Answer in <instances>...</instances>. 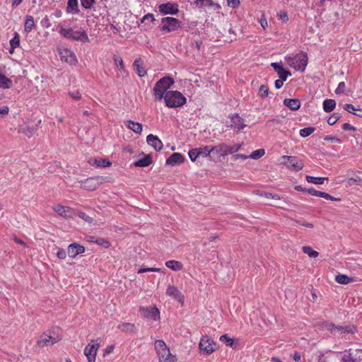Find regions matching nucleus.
<instances>
[{"mask_svg": "<svg viewBox=\"0 0 362 362\" xmlns=\"http://www.w3.org/2000/svg\"><path fill=\"white\" fill-rule=\"evenodd\" d=\"M66 21L59 23L57 25V30L59 35L68 40L78 41L81 42H88L89 37L86 30L81 27H68L66 25Z\"/></svg>", "mask_w": 362, "mask_h": 362, "instance_id": "1", "label": "nucleus"}, {"mask_svg": "<svg viewBox=\"0 0 362 362\" xmlns=\"http://www.w3.org/2000/svg\"><path fill=\"white\" fill-rule=\"evenodd\" d=\"M228 6L231 8H236L240 4L239 0H227Z\"/></svg>", "mask_w": 362, "mask_h": 362, "instance_id": "56", "label": "nucleus"}, {"mask_svg": "<svg viewBox=\"0 0 362 362\" xmlns=\"http://www.w3.org/2000/svg\"><path fill=\"white\" fill-rule=\"evenodd\" d=\"M315 131V128L312 127H305L303 129H301L299 132L300 135L302 137H306L310 136L311 134H313Z\"/></svg>", "mask_w": 362, "mask_h": 362, "instance_id": "41", "label": "nucleus"}, {"mask_svg": "<svg viewBox=\"0 0 362 362\" xmlns=\"http://www.w3.org/2000/svg\"><path fill=\"white\" fill-rule=\"evenodd\" d=\"M260 195L264 196L266 198H271L273 199H279L276 194H272L267 193V192L261 193Z\"/></svg>", "mask_w": 362, "mask_h": 362, "instance_id": "62", "label": "nucleus"}, {"mask_svg": "<svg viewBox=\"0 0 362 362\" xmlns=\"http://www.w3.org/2000/svg\"><path fill=\"white\" fill-rule=\"evenodd\" d=\"M214 148V153L220 156H226L228 154H231L230 145L222 143L218 146H212Z\"/></svg>", "mask_w": 362, "mask_h": 362, "instance_id": "17", "label": "nucleus"}, {"mask_svg": "<svg viewBox=\"0 0 362 362\" xmlns=\"http://www.w3.org/2000/svg\"><path fill=\"white\" fill-rule=\"evenodd\" d=\"M197 153H199V158H205L208 156L211 153H214V148L212 146H205L200 148H196Z\"/></svg>", "mask_w": 362, "mask_h": 362, "instance_id": "28", "label": "nucleus"}, {"mask_svg": "<svg viewBox=\"0 0 362 362\" xmlns=\"http://www.w3.org/2000/svg\"><path fill=\"white\" fill-rule=\"evenodd\" d=\"M181 26V22L173 17H165L161 19L160 30L165 33L175 31Z\"/></svg>", "mask_w": 362, "mask_h": 362, "instance_id": "7", "label": "nucleus"}, {"mask_svg": "<svg viewBox=\"0 0 362 362\" xmlns=\"http://www.w3.org/2000/svg\"><path fill=\"white\" fill-rule=\"evenodd\" d=\"M214 341L207 336H204L199 341L200 351L204 354H211L214 351Z\"/></svg>", "mask_w": 362, "mask_h": 362, "instance_id": "12", "label": "nucleus"}, {"mask_svg": "<svg viewBox=\"0 0 362 362\" xmlns=\"http://www.w3.org/2000/svg\"><path fill=\"white\" fill-rule=\"evenodd\" d=\"M10 47L12 48H16L20 45V38L18 33H15L13 37L9 42Z\"/></svg>", "mask_w": 362, "mask_h": 362, "instance_id": "42", "label": "nucleus"}, {"mask_svg": "<svg viewBox=\"0 0 362 362\" xmlns=\"http://www.w3.org/2000/svg\"><path fill=\"white\" fill-rule=\"evenodd\" d=\"M302 250L304 253L308 255L310 257H317L319 255L318 252L316 250H314L310 246H303L302 247Z\"/></svg>", "mask_w": 362, "mask_h": 362, "instance_id": "35", "label": "nucleus"}, {"mask_svg": "<svg viewBox=\"0 0 362 362\" xmlns=\"http://www.w3.org/2000/svg\"><path fill=\"white\" fill-rule=\"evenodd\" d=\"M146 142L157 151L161 150L163 146L159 138L153 134H149L147 136Z\"/></svg>", "mask_w": 362, "mask_h": 362, "instance_id": "20", "label": "nucleus"}, {"mask_svg": "<svg viewBox=\"0 0 362 362\" xmlns=\"http://www.w3.org/2000/svg\"><path fill=\"white\" fill-rule=\"evenodd\" d=\"M342 129L345 131H356V128L349 123H344L342 125Z\"/></svg>", "mask_w": 362, "mask_h": 362, "instance_id": "59", "label": "nucleus"}, {"mask_svg": "<svg viewBox=\"0 0 362 362\" xmlns=\"http://www.w3.org/2000/svg\"><path fill=\"white\" fill-rule=\"evenodd\" d=\"M344 109L348 112L351 113L353 115L357 114V111L362 112V109L359 107H355L351 104H345L344 105Z\"/></svg>", "mask_w": 362, "mask_h": 362, "instance_id": "40", "label": "nucleus"}, {"mask_svg": "<svg viewBox=\"0 0 362 362\" xmlns=\"http://www.w3.org/2000/svg\"><path fill=\"white\" fill-rule=\"evenodd\" d=\"M335 281L340 284H348L354 281V279L345 274H338L335 276Z\"/></svg>", "mask_w": 362, "mask_h": 362, "instance_id": "32", "label": "nucleus"}, {"mask_svg": "<svg viewBox=\"0 0 362 362\" xmlns=\"http://www.w3.org/2000/svg\"><path fill=\"white\" fill-rule=\"evenodd\" d=\"M155 350L160 362H175L177 358L173 355L164 341L156 340L154 343Z\"/></svg>", "mask_w": 362, "mask_h": 362, "instance_id": "2", "label": "nucleus"}, {"mask_svg": "<svg viewBox=\"0 0 362 362\" xmlns=\"http://www.w3.org/2000/svg\"><path fill=\"white\" fill-rule=\"evenodd\" d=\"M124 125L136 134H141L143 130L142 124L139 122H136L132 120H127Z\"/></svg>", "mask_w": 362, "mask_h": 362, "instance_id": "22", "label": "nucleus"}, {"mask_svg": "<svg viewBox=\"0 0 362 362\" xmlns=\"http://www.w3.org/2000/svg\"><path fill=\"white\" fill-rule=\"evenodd\" d=\"M35 26L34 18L31 16H27L24 25V30L25 33H30Z\"/></svg>", "mask_w": 362, "mask_h": 362, "instance_id": "34", "label": "nucleus"}, {"mask_svg": "<svg viewBox=\"0 0 362 362\" xmlns=\"http://www.w3.org/2000/svg\"><path fill=\"white\" fill-rule=\"evenodd\" d=\"M361 179L360 177H356V178H349L347 180V183L348 185H352L354 184H358L361 182Z\"/></svg>", "mask_w": 362, "mask_h": 362, "instance_id": "57", "label": "nucleus"}, {"mask_svg": "<svg viewBox=\"0 0 362 362\" xmlns=\"http://www.w3.org/2000/svg\"><path fill=\"white\" fill-rule=\"evenodd\" d=\"M174 83L173 79L170 76H165L158 81L153 87V95L156 100H160L164 98L168 89Z\"/></svg>", "mask_w": 362, "mask_h": 362, "instance_id": "4", "label": "nucleus"}, {"mask_svg": "<svg viewBox=\"0 0 362 362\" xmlns=\"http://www.w3.org/2000/svg\"><path fill=\"white\" fill-rule=\"evenodd\" d=\"M100 339H93L85 347L84 354L87 357L88 362H95L97 351L100 347Z\"/></svg>", "mask_w": 362, "mask_h": 362, "instance_id": "8", "label": "nucleus"}, {"mask_svg": "<svg viewBox=\"0 0 362 362\" xmlns=\"http://www.w3.org/2000/svg\"><path fill=\"white\" fill-rule=\"evenodd\" d=\"M306 192L308 193L309 194L315 197H320V191L315 190L313 188H308V189H306Z\"/></svg>", "mask_w": 362, "mask_h": 362, "instance_id": "58", "label": "nucleus"}, {"mask_svg": "<svg viewBox=\"0 0 362 362\" xmlns=\"http://www.w3.org/2000/svg\"><path fill=\"white\" fill-rule=\"evenodd\" d=\"M57 257L60 259H64L66 257V252L64 249H58Z\"/></svg>", "mask_w": 362, "mask_h": 362, "instance_id": "54", "label": "nucleus"}, {"mask_svg": "<svg viewBox=\"0 0 362 362\" xmlns=\"http://www.w3.org/2000/svg\"><path fill=\"white\" fill-rule=\"evenodd\" d=\"M52 209L54 212L57 213L59 216L64 218H72L73 211L69 206H63L61 204H55L52 206Z\"/></svg>", "mask_w": 362, "mask_h": 362, "instance_id": "16", "label": "nucleus"}, {"mask_svg": "<svg viewBox=\"0 0 362 362\" xmlns=\"http://www.w3.org/2000/svg\"><path fill=\"white\" fill-rule=\"evenodd\" d=\"M66 12L72 14H78L79 13L78 0H68Z\"/></svg>", "mask_w": 362, "mask_h": 362, "instance_id": "26", "label": "nucleus"}, {"mask_svg": "<svg viewBox=\"0 0 362 362\" xmlns=\"http://www.w3.org/2000/svg\"><path fill=\"white\" fill-rule=\"evenodd\" d=\"M118 329L122 332H133L134 325L131 323L124 322L118 325Z\"/></svg>", "mask_w": 362, "mask_h": 362, "instance_id": "36", "label": "nucleus"}, {"mask_svg": "<svg viewBox=\"0 0 362 362\" xmlns=\"http://www.w3.org/2000/svg\"><path fill=\"white\" fill-rule=\"evenodd\" d=\"M285 60L295 70L304 71L308 64V56L306 53L301 52L296 55L286 56Z\"/></svg>", "mask_w": 362, "mask_h": 362, "instance_id": "3", "label": "nucleus"}, {"mask_svg": "<svg viewBox=\"0 0 362 362\" xmlns=\"http://www.w3.org/2000/svg\"><path fill=\"white\" fill-rule=\"evenodd\" d=\"M113 59H114L115 65L118 67V69L121 71H125L124 64V62H123V59H122V57L119 56L115 55L113 57Z\"/></svg>", "mask_w": 362, "mask_h": 362, "instance_id": "37", "label": "nucleus"}, {"mask_svg": "<svg viewBox=\"0 0 362 362\" xmlns=\"http://www.w3.org/2000/svg\"><path fill=\"white\" fill-rule=\"evenodd\" d=\"M158 10L159 12L163 15H175L179 11L178 5L172 2H167L160 4L158 6Z\"/></svg>", "mask_w": 362, "mask_h": 362, "instance_id": "13", "label": "nucleus"}, {"mask_svg": "<svg viewBox=\"0 0 362 362\" xmlns=\"http://www.w3.org/2000/svg\"><path fill=\"white\" fill-rule=\"evenodd\" d=\"M58 52L62 62L70 65H76L77 64V57L71 49L66 47H60L58 49Z\"/></svg>", "mask_w": 362, "mask_h": 362, "instance_id": "9", "label": "nucleus"}, {"mask_svg": "<svg viewBox=\"0 0 362 362\" xmlns=\"http://www.w3.org/2000/svg\"><path fill=\"white\" fill-rule=\"evenodd\" d=\"M277 74L280 79L286 81L288 76H291V73L288 71H286L284 67H282L279 71H278Z\"/></svg>", "mask_w": 362, "mask_h": 362, "instance_id": "43", "label": "nucleus"}, {"mask_svg": "<svg viewBox=\"0 0 362 362\" xmlns=\"http://www.w3.org/2000/svg\"><path fill=\"white\" fill-rule=\"evenodd\" d=\"M220 341L225 344L228 346H232L233 344V341L231 338L228 337L227 335H222L220 337Z\"/></svg>", "mask_w": 362, "mask_h": 362, "instance_id": "46", "label": "nucleus"}, {"mask_svg": "<svg viewBox=\"0 0 362 362\" xmlns=\"http://www.w3.org/2000/svg\"><path fill=\"white\" fill-rule=\"evenodd\" d=\"M81 5L85 8H90L92 6L95 4V0H81Z\"/></svg>", "mask_w": 362, "mask_h": 362, "instance_id": "51", "label": "nucleus"}, {"mask_svg": "<svg viewBox=\"0 0 362 362\" xmlns=\"http://www.w3.org/2000/svg\"><path fill=\"white\" fill-rule=\"evenodd\" d=\"M101 182L100 177H89L81 182V187L85 189L92 191L97 189Z\"/></svg>", "mask_w": 362, "mask_h": 362, "instance_id": "14", "label": "nucleus"}, {"mask_svg": "<svg viewBox=\"0 0 362 362\" xmlns=\"http://www.w3.org/2000/svg\"><path fill=\"white\" fill-rule=\"evenodd\" d=\"M279 18L281 20H282L284 22H286L288 21V16L286 11H281L279 13Z\"/></svg>", "mask_w": 362, "mask_h": 362, "instance_id": "60", "label": "nucleus"}, {"mask_svg": "<svg viewBox=\"0 0 362 362\" xmlns=\"http://www.w3.org/2000/svg\"><path fill=\"white\" fill-rule=\"evenodd\" d=\"M305 180L309 183H313L315 185H322L325 182V180H328L327 177H313L310 175H306Z\"/></svg>", "mask_w": 362, "mask_h": 362, "instance_id": "31", "label": "nucleus"}, {"mask_svg": "<svg viewBox=\"0 0 362 362\" xmlns=\"http://www.w3.org/2000/svg\"><path fill=\"white\" fill-rule=\"evenodd\" d=\"M11 86L12 81L0 71V88L6 89L11 88Z\"/></svg>", "mask_w": 362, "mask_h": 362, "instance_id": "30", "label": "nucleus"}, {"mask_svg": "<svg viewBox=\"0 0 362 362\" xmlns=\"http://www.w3.org/2000/svg\"><path fill=\"white\" fill-rule=\"evenodd\" d=\"M133 66H134L137 74L140 77H143L146 74V71L143 66V62H142L141 59H140V58L136 59L134 62Z\"/></svg>", "mask_w": 362, "mask_h": 362, "instance_id": "24", "label": "nucleus"}, {"mask_svg": "<svg viewBox=\"0 0 362 362\" xmlns=\"http://www.w3.org/2000/svg\"><path fill=\"white\" fill-rule=\"evenodd\" d=\"M165 266L173 271H180L183 268V264L177 260H169L165 262Z\"/></svg>", "mask_w": 362, "mask_h": 362, "instance_id": "27", "label": "nucleus"}, {"mask_svg": "<svg viewBox=\"0 0 362 362\" xmlns=\"http://www.w3.org/2000/svg\"><path fill=\"white\" fill-rule=\"evenodd\" d=\"M280 164L285 165L288 169L299 171L304 167L303 162L296 156H282Z\"/></svg>", "mask_w": 362, "mask_h": 362, "instance_id": "6", "label": "nucleus"}, {"mask_svg": "<svg viewBox=\"0 0 362 362\" xmlns=\"http://www.w3.org/2000/svg\"><path fill=\"white\" fill-rule=\"evenodd\" d=\"M322 326L325 329H326L329 331H332L334 329H338V330L344 329L343 327H334V325L333 324L327 323V322L323 323Z\"/></svg>", "mask_w": 362, "mask_h": 362, "instance_id": "52", "label": "nucleus"}, {"mask_svg": "<svg viewBox=\"0 0 362 362\" xmlns=\"http://www.w3.org/2000/svg\"><path fill=\"white\" fill-rule=\"evenodd\" d=\"M88 163L92 166L97 168H106L111 165V163L106 158H90L88 160Z\"/></svg>", "mask_w": 362, "mask_h": 362, "instance_id": "21", "label": "nucleus"}, {"mask_svg": "<svg viewBox=\"0 0 362 362\" xmlns=\"http://www.w3.org/2000/svg\"><path fill=\"white\" fill-rule=\"evenodd\" d=\"M140 312L143 317L151 321H157L160 318V312L155 306L141 308Z\"/></svg>", "mask_w": 362, "mask_h": 362, "instance_id": "11", "label": "nucleus"}, {"mask_svg": "<svg viewBox=\"0 0 362 362\" xmlns=\"http://www.w3.org/2000/svg\"><path fill=\"white\" fill-rule=\"evenodd\" d=\"M336 106V102L332 99H326L323 102V109L326 112H330Z\"/></svg>", "mask_w": 362, "mask_h": 362, "instance_id": "33", "label": "nucleus"}, {"mask_svg": "<svg viewBox=\"0 0 362 362\" xmlns=\"http://www.w3.org/2000/svg\"><path fill=\"white\" fill-rule=\"evenodd\" d=\"M152 163V159L150 155H146L141 159H139L134 163L136 167H147Z\"/></svg>", "mask_w": 362, "mask_h": 362, "instance_id": "29", "label": "nucleus"}, {"mask_svg": "<svg viewBox=\"0 0 362 362\" xmlns=\"http://www.w3.org/2000/svg\"><path fill=\"white\" fill-rule=\"evenodd\" d=\"M184 158L181 153H174L166 160V164L169 165H175L180 164L183 162Z\"/></svg>", "mask_w": 362, "mask_h": 362, "instance_id": "23", "label": "nucleus"}, {"mask_svg": "<svg viewBox=\"0 0 362 362\" xmlns=\"http://www.w3.org/2000/svg\"><path fill=\"white\" fill-rule=\"evenodd\" d=\"M339 119V115L337 113L333 114L327 119V123L329 125H334Z\"/></svg>", "mask_w": 362, "mask_h": 362, "instance_id": "49", "label": "nucleus"}, {"mask_svg": "<svg viewBox=\"0 0 362 362\" xmlns=\"http://www.w3.org/2000/svg\"><path fill=\"white\" fill-rule=\"evenodd\" d=\"M269 89L265 85H262L258 90V94L261 98H266L268 95Z\"/></svg>", "mask_w": 362, "mask_h": 362, "instance_id": "44", "label": "nucleus"}, {"mask_svg": "<svg viewBox=\"0 0 362 362\" xmlns=\"http://www.w3.org/2000/svg\"><path fill=\"white\" fill-rule=\"evenodd\" d=\"M346 88V85L344 82H340L338 84L337 88L335 90V93L337 95L342 94L344 93Z\"/></svg>", "mask_w": 362, "mask_h": 362, "instance_id": "50", "label": "nucleus"}, {"mask_svg": "<svg viewBox=\"0 0 362 362\" xmlns=\"http://www.w3.org/2000/svg\"><path fill=\"white\" fill-rule=\"evenodd\" d=\"M78 216L84 220L86 222L88 223H91L93 222V218H91L90 216H88L87 214H86L84 212H79L78 214Z\"/></svg>", "mask_w": 362, "mask_h": 362, "instance_id": "48", "label": "nucleus"}, {"mask_svg": "<svg viewBox=\"0 0 362 362\" xmlns=\"http://www.w3.org/2000/svg\"><path fill=\"white\" fill-rule=\"evenodd\" d=\"M199 153H197L196 148H193L188 152L189 157L192 161H195L197 158H199Z\"/></svg>", "mask_w": 362, "mask_h": 362, "instance_id": "47", "label": "nucleus"}, {"mask_svg": "<svg viewBox=\"0 0 362 362\" xmlns=\"http://www.w3.org/2000/svg\"><path fill=\"white\" fill-rule=\"evenodd\" d=\"M284 105L291 110H297L300 107V102L298 99L286 98L284 100Z\"/></svg>", "mask_w": 362, "mask_h": 362, "instance_id": "25", "label": "nucleus"}, {"mask_svg": "<svg viewBox=\"0 0 362 362\" xmlns=\"http://www.w3.org/2000/svg\"><path fill=\"white\" fill-rule=\"evenodd\" d=\"M166 295L179 302H183L184 300V296L182 295L181 292L177 289V288L172 285H169L168 286L166 289Z\"/></svg>", "mask_w": 362, "mask_h": 362, "instance_id": "19", "label": "nucleus"}, {"mask_svg": "<svg viewBox=\"0 0 362 362\" xmlns=\"http://www.w3.org/2000/svg\"><path fill=\"white\" fill-rule=\"evenodd\" d=\"M84 252V247L77 243H72L68 247V255L72 259L75 258L78 255L83 253Z\"/></svg>", "mask_w": 362, "mask_h": 362, "instance_id": "18", "label": "nucleus"}, {"mask_svg": "<svg viewBox=\"0 0 362 362\" xmlns=\"http://www.w3.org/2000/svg\"><path fill=\"white\" fill-rule=\"evenodd\" d=\"M164 100L168 107H177L186 103L185 97L177 90H170L165 93Z\"/></svg>", "mask_w": 362, "mask_h": 362, "instance_id": "5", "label": "nucleus"}, {"mask_svg": "<svg viewBox=\"0 0 362 362\" xmlns=\"http://www.w3.org/2000/svg\"><path fill=\"white\" fill-rule=\"evenodd\" d=\"M160 269L159 268H154V267H150V268H142L139 269L137 272L138 274H141L143 272H160Z\"/></svg>", "mask_w": 362, "mask_h": 362, "instance_id": "53", "label": "nucleus"}, {"mask_svg": "<svg viewBox=\"0 0 362 362\" xmlns=\"http://www.w3.org/2000/svg\"><path fill=\"white\" fill-rule=\"evenodd\" d=\"M245 126L244 119L237 114L231 116L230 124H228V127H230L237 132L242 130Z\"/></svg>", "mask_w": 362, "mask_h": 362, "instance_id": "15", "label": "nucleus"}, {"mask_svg": "<svg viewBox=\"0 0 362 362\" xmlns=\"http://www.w3.org/2000/svg\"><path fill=\"white\" fill-rule=\"evenodd\" d=\"M341 361L342 362H358L357 358L352 356L351 354H344Z\"/></svg>", "mask_w": 362, "mask_h": 362, "instance_id": "45", "label": "nucleus"}, {"mask_svg": "<svg viewBox=\"0 0 362 362\" xmlns=\"http://www.w3.org/2000/svg\"><path fill=\"white\" fill-rule=\"evenodd\" d=\"M62 337L57 335H51L49 333H43L41 334L40 339L37 341V344L39 347L42 348L44 346H52L57 342L59 341Z\"/></svg>", "mask_w": 362, "mask_h": 362, "instance_id": "10", "label": "nucleus"}, {"mask_svg": "<svg viewBox=\"0 0 362 362\" xmlns=\"http://www.w3.org/2000/svg\"><path fill=\"white\" fill-rule=\"evenodd\" d=\"M264 150L263 148H259L252 151L251 154L249 156V158L254 160H257L262 157L264 155Z\"/></svg>", "mask_w": 362, "mask_h": 362, "instance_id": "39", "label": "nucleus"}, {"mask_svg": "<svg viewBox=\"0 0 362 362\" xmlns=\"http://www.w3.org/2000/svg\"><path fill=\"white\" fill-rule=\"evenodd\" d=\"M9 108L8 106L0 107V115H6L8 114Z\"/></svg>", "mask_w": 362, "mask_h": 362, "instance_id": "64", "label": "nucleus"}, {"mask_svg": "<svg viewBox=\"0 0 362 362\" xmlns=\"http://www.w3.org/2000/svg\"><path fill=\"white\" fill-rule=\"evenodd\" d=\"M194 4L198 8L211 6L214 4V1L212 0H195Z\"/></svg>", "mask_w": 362, "mask_h": 362, "instance_id": "38", "label": "nucleus"}, {"mask_svg": "<svg viewBox=\"0 0 362 362\" xmlns=\"http://www.w3.org/2000/svg\"><path fill=\"white\" fill-rule=\"evenodd\" d=\"M324 140L325 141H334V142H337V143H340L341 142V140L339 138L331 136H326L324 138Z\"/></svg>", "mask_w": 362, "mask_h": 362, "instance_id": "61", "label": "nucleus"}, {"mask_svg": "<svg viewBox=\"0 0 362 362\" xmlns=\"http://www.w3.org/2000/svg\"><path fill=\"white\" fill-rule=\"evenodd\" d=\"M69 95L74 100H78L81 98V94L78 91L69 92Z\"/></svg>", "mask_w": 362, "mask_h": 362, "instance_id": "63", "label": "nucleus"}, {"mask_svg": "<svg viewBox=\"0 0 362 362\" xmlns=\"http://www.w3.org/2000/svg\"><path fill=\"white\" fill-rule=\"evenodd\" d=\"M259 23L264 30L266 29V28L267 27V25H268L267 20L264 14L262 15V16L259 19Z\"/></svg>", "mask_w": 362, "mask_h": 362, "instance_id": "55", "label": "nucleus"}]
</instances>
